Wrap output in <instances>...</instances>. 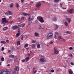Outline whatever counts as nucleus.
I'll list each match as a JSON object with an SVG mask.
<instances>
[{
	"mask_svg": "<svg viewBox=\"0 0 74 74\" xmlns=\"http://www.w3.org/2000/svg\"><path fill=\"white\" fill-rule=\"evenodd\" d=\"M64 25L65 26L67 27L68 26V23L66 21H65L64 23Z\"/></svg>",
	"mask_w": 74,
	"mask_h": 74,
	"instance_id": "nucleus-14",
	"label": "nucleus"
},
{
	"mask_svg": "<svg viewBox=\"0 0 74 74\" xmlns=\"http://www.w3.org/2000/svg\"><path fill=\"white\" fill-rule=\"evenodd\" d=\"M50 44H53V42H52V41H51L50 42Z\"/></svg>",
	"mask_w": 74,
	"mask_h": 74,
	"instance_id": "nucleus-63",
	"label": "nucleus"
},
{
	"mask_svg": "<svg viewBox=\"0 0 74 74\" xmlns=\"http://www.w3.org/2000/svg\"><path fill=\"white\" fill-rule=\"evenodd\" d=\"M54 54L55 55H56V54H58L59 52V51H58V50H57V48L56 47H55L54 48Z\"/></svg>",
	"mask_w": 74,
	"mask_h": 74,
	"instance_id": "nucleus-4",
	"label": "nucleus"
},
{
	"mask_svg": "<svg viewBox=\"0 0 74 74\" xmlns=\"http://www.w3.org/2000/svg\"><path fill=\"white\" fill-rule=\"evenodd\" d=\"M18 21H21V18H18Z\"/></svg>",
	"mask_w": 74,
	"mask_h": 74,
	"instance_id": "nucleus-44",
	"label": "nucleus"
},
{
	"mask_svg": "<svg viewBox=\"0 0 74 74\" xmlns=\"http://www.w3.org/2000/svg\"><path fill=\"white\" fill-rule=\"evenodd\" d=\"M51 71L52 72V73H53L54 72V70H51Z\"/></svg>",
	"mask_w": 74,
	"mask_h": 74,
	"instance_id": "nucleus-55",
	"label": "nucleus"
},
{
	"mask_svg": "<svg viewBox=\"0 0 74 74\" xmlns=\"http://www.w3.org/2000/svg\"><path fill=\"white\" fill-rule=\"evenodd\" d=\"M3 73H4V72H3V70L0 71V74H3Z\"/></svg>",
	"mask_w": 74,
	"mask_h": 74,
	"instance_id": "nucleus-31",
	"label": "nucleus"
},
{
	"mask_svg": "<svg viewBox=\"0 0 74 74\" xmlns=\"http://www.w3.org/2000/svg\"><path fill=\"white\" fill-rule=\"evenodd\" d=\"M66 19L69 23H70V22H71V19L70 18L66 17Z\"/></svg>",
	"mask_w": 74,
	"mask_h": 74,
	"instance_id": "nucleus-11",
	"label": "nucleus"
},
{
	"mask_svg": "<svg viewBox=\"0 0 74 74\" xmlns=\"http://www.w3.org/2000/svg\"><path fill=\"white\" fill-rule=\"evenodd\" d=\"M54 38L56 39V38H57V37H56V35H54Z\"/></svg>",
	"mask_w": 74,
	"mask_h": 74,
	"instance_id": "nucleus-57",
	"label": "nucleus"
},
{
	"mask_svg": "<svg viewBox=\"0 0 74 74\" xmlns=\"http://www.w3.org/2000/svg\"><path fill=\"white\" fill-rule=\"evenodd\" d=\"M19 67L18 66H16L15 67V70L16 71H19Z\"/></svg>",
	"mask_w": 74,
	"mask_h": 74,
	"instance_id": "nucleus-13",
	"label": "nucleus"
},
{
	"mask_svg": "<svg viewBox=\"0 0 74 74\" xmlns=\"http://www.w3.org/2000/svg\"><path fill=\"white\" fill-rule=\"evenodd\" d=\"M53 21H57V19H56V17H54V18H53Z\"/></svg>",
	"mask_w": 74,
	"mask_h": 74,
	"instance_id": "nucleus-30",
	"label": "nucleus"
},
{
	"mask_svg": "<svg viewBox=\"0 0 74 74\" xmlns=\"http://www.w3.org/2000/svg\"><path fill=\"white\" fill-rule=\"evenodd\" d=\"M40 62H45V58H40Z\"/></svg>",
	"mask_w": 74,
	"mask_h": 74,
	"instance_id": "nucleus-10",
	"label": "nucleus"
},
{
	"mask_svg": "<svg viewBox=\"0 0 74 74\" xmlns=\"http://www.w3.org/2000/svg\"><path fill=\"white\" fill-rule=\"evenodd\" d=\"M31 67H32V66L30 65H28V69H29V70H30V69H31Z\"/></svg>",
	"mask_w": 74,
	"mask_h": 74,
	"instance_id": "nucleus-22",
	"label": "nucleus"
},
{
	"mask_svg": "<svg viewBox=\"0 0 74 74\" xmlns=\"http://www.w3.org/2000/svg\"><path fill=\"white\" fill-rule=\"evenodd\" d=\"M8 52L9 53H10V52H11V50H9L8 51Z\"/></svg>",
	"mask_w": 74,
	"mask_h": 74,
	"instance_id": "nucleus-61",
	"label": "nucleus"
},
{
	"mask_svg": "<svg viewBox=\"0 0 74 74\" xmlns=\"http://www.w3.org/2000/svg\"><path fill=\"white\" fill-rule=\"evenodd\" d=\"M25 60H21L22 62H25Z\"/></svg>",
	"mask_w": 74,
	"mask_h": 74,
	"instance_id": "nucleus-51",
	"label": "nucleus"
},
{
	"mask_svg": "<svg viewBox=\"0 0 74 74\" xmlns=\"http://www.w3.org/2000/svg\"><path fill=\"white\" fill-rule=\"evenodd\" d=\"M37 47L38 49H39V48H40V44L38 43L37 44Z\"/></svg>",
	"mask_w": 74,
	"mask_h": 74,
	"instance_id": "nucleus-23",
	"label": "nucleus"
},
{
	"mask_svg": "<svg viewBox=\"0 0 74 74\" xmlns=\"http://www.w3.org/2000/svg\"><path fill=\"white\" fill-rule=\"evenodd\" d=\"M20 34H21V33H17V34H16L17 37H19V36H20Z\"/></svg>",
	"mask_w": 74,
	"mask_h": 74,
	"instance_id": "nucleus-24",
	"label": "nucleus"
},
{
	"mask_svg": "<svg viewBox=\"0 0 74 74\" xmlns=\"http://www.w3.org/2000/svg\"><path fill=\"white\" fill-rule=\"evenodd\" d=\"M29 57H27L25 58V60L26 62H27L29 60Z\"/></svg>",
	"mask_w": 74,
	"mask_h": 74,
	"instance_id": "nucleus-17",
	"label": "nucleus"
},
{
	"mask_svg": "<svg viewBox=\"0 0 74 74\" xmlns=\"http://www.w3.org/2000/svg\"><path fill=\"white\" fill-rule=\"evenodd\" d=\"M21 40H23V36H22L21 37Z\"/></svg>",
	"mask_w": 74,
	"mask_h": 74,
	"instance_id": "nucleus-47",
	"label": "nucleus"
},
{
	"mask_svg": "<svg viewBox=\"0 0 74 74\" xmlns=\"http://www.w3.org/2000/svg\"><path fill=\"white\" fill-rule=\"evenodd\" d=\"M62 40H63L64 42H65L66 41V39H62Z\"/></svg>",
	"mask_w": 74,
	"mask_h": 74,
	"instance_id": "nucleus-56",
	"label": "nucleus"
},
{
	"mask_svg": "<svg viewBox=\"0 0 74 74\" xmlns=\"http://www.w3.org/2000/svg\"><path fill=\"white\" fill-rule=\"evenodd\" d=\"M18 28H19L17 25H14V26L12 27V29L13 30H16V29Z\"/></svg>",
	"mask_w": 74,
	"mask_h": 74,
	"instance_id": "nucleus-9",
	"label": "nucleus"
},
{
	"mask_svg": "<svg viewBox=\"0 0 74 74\" xmlns=\"http://www.w3.org/2000/svg\"><path fill=\"white\" fill-rule=\"evenodd\" d=\"M17 45H20V41H18L17 42Z\"/></svg>",
	"mask_w": 74,
	"mask_h": 74,
	"instance_id": "nucleus-40",
	"label": "nucleus"
},
{
	"mask_svg": "<svg viewBox=\"0 0 74 74\" xmlns=\"http://www.w3.org/2000/svg\"><path fill=\"white\" fill-rule=\"evenodd\" d=\"M36 70L35 68H33V71H34V70Z\"/></svg>",
	"mask_w": 74,
	"mask_h": 74,
	"instance_id": "nucleus-62",
	"label": "nucleus"
},
{
	"mask_svg": "<svg viewBox=\"0 0 74 74\" xmlns=\"http://www.w3.org/2000/svg\"><path fill=\"white\" fill-rule=\"evenodd\" d=\"M22 15H24V16H26L27 15H28V16H30V14L25 13H23Z\"/></svg>",
	"mask_w": 74,
	"mask_h": 74,
	"instance_id": "nucleus-12",
	"label": "nucleus"
},
{
	"mask_svg": "<svg viewBox=\"0 0 74 74\" xmlns=\"http://www.w3.org/2000/svg\"><path fill=\"white\" fill-rule=\"evenodd\" d=\"M66 34H71V32L70 31H67L66 32Z\"/></svg>",
	"mask_w": 74,
	"mask_h": 74,
	"instance_id": "nucleus-34",
	"label": "nucleus"
},
{
	"mask_svg": "<svg viewBox=\"0 0 74 74\" xmlns=\"http://www.w3.org/2000/svg\"><path fill=\"white\" fill-rule=\"evenodd\" d=\"M6 41L7 43H8L9 42V40H6Z\"/></svg>",
	"mask_w": 74,
	"mask_h": 74,
	"instance_id": "nucleus-52",
	"label": "nucleus"
},
{
	"mask_svg": "<svg viewBox=\"0 0 74 74\" xmlns=\"http://www.w3.org/2000/svg\"><path fill=\"white\" fill-rule=\"evenodd\" d=\"M59 0H54V1L55 3H57V2H59Z\"/></svg>",
	"mask_w": 74,
	"mask_h": 74,
	"instance_id": "nucleus-37",
	"label": "nucleus"
},
{
	"mask_svg": "<svg viewBox=\"0 0 74 74\" xmlns=\"http://www.w3.org/2000/svg\"><path fill=\"white\" fill-rule=\"evenodd\" d=\"M34 35L35 36H38L39 35V34H38V33L36 32H35Z\"/></svg>",
	"mask_w": 74,
	"mask_h": 74,
	"instance_id": "nucleus-15",
	"label": "nucleus"
},
{
	"mask_svg": "<svg viewBox=\"0 0 74 74\" xmlns=\"http://www.w3.org/2000/svg\"><path fill=\"white\" fill-rule=\"evenodd\" d=\"M2 70L3 73H4L5 72H7L8 71V69H3Z\"/></svg>",
	"mask_w": 74,
	"mask_h": 74,
	"instance_id": "nucleus-16",
	"label": "nucleus"
},
{
	"mask_svg": "<svg viewBox=\"0 0 74 74\" xmlns=\"http://www.w3.org/2000/svg\"><path fill=\"white\" fill-rule=\"evenodd\" d=\"M36 42V40H32V43H33V44H34V43H35V42Z\"/></svg>",
	"mask_w": 74,
	"mask_h": 74,
	"instance_id": "nucleus-36",
	"label": "nucleus"
},
{
	"mask_svg": "<svg viewBox=\"0 0 74 74\" xmlns=\"http://www.w3.org/2000/svg\"><path fill=\"white\" fill-rule=\"evenodd\" d=\"M39 29H41V26H39Z\"/></svg>",
	"mask_w": 74,
	"mask_h": 74,
	"instance_id": "nucleus-49",
	"label": "nucleus"
},
{
	"mask_svg": "<svg viewBox=\"0 0 74 74\" xmlns=\"http://www.w3.org/2000/svg\"><path fill=\"white\" fill-rule=\"evenodd\" d=\"M58 27H59V26L58 25H56V28H55V29H58Z\"/></svg>",
	"mask_w": 74,
	"mask_h": 74,
	"instance_id": "nucleus-33",
	"label": "nucleus"
},
{
	"mask_svg": "<svg viewBox=\"0 0 74 74\" xmlns=\"http://www.w3.org/2000/svg\"><path fill=\"white\" fill-rule=\"evenodd\" d=\"M29 45L28 44H26L24 45V48H26Z\"/></svg>",
	"mask_w": 74,
	"mask_h": 74,
	"instance_id": "nucleus-27",
	"label": "nucleus"
},
{
	"mask_svg": "<svg viewBox=\"0 0 74 74\" xmlns=\"http://www.w3.org/2000/svg\"><path fill=\"white\" fill-rule=\"evenodd\" d=\"M25 24L24 23V24H23L22 25L21 27H25Z\"/></svg>",
	"mask_w": 74,
	"mask_h": 74,
	"instance_id": "nucleus-35",
	"label": "nucleus"
},
{
	"mask_svg": "<svg viewBox=\"0 0 74 74\" xmlns=\"http://www.w3.org/2000/svg\"><path fill=\"white\" fill-rule=\"evenodd\" d=\"M21 20H24V17H22L21 18Z\"/></svg>",
	"mask_w": 74,
	"mask_h": 74,
	"instance_id": "nucleus-50",
	"label": "nucleus"
},
{
	"mask_svg": "<svg viewBox=\"0 0 74 74\" xmlns=\"http://www.w3.org/2000/svg\"><path fill=\"white\" fill-rule=\"evenodd\" d=\"M16 7H17V8H18L19 7V5L18 4H17L16 5Z\"/></svg>",
	"mask_w": 74,
	"mask_h": 74,
	"instance_id": "nucleus-42",
	"label": "nucleus"
},
{
	"mask_svg": "<svg viewBox=\"0 0 74 74\" xmlns=\"http://www.w3.org/2000/svg\"><path fill=\"white\" fill-rule=\"evenodd\" d=\"M52 36H53V34L52 33V32H49L47 35V39H49V38L52 37Z\"/></svg>",
	"mask_w": 74,
	"mask_h": 74,
	"instance_id": "nucleus-2",
	"label": "nucleus"
},
{
	"mask_svg": "<svg viewBox=\"0 0 74 74\" xmlns=\"http://www.w3.org/2000/svg\"><path fill=\"white\" fill-rule=\"evenodd\" d=\"M14 57V55H11L9 56V58H13Z\"/></svg>",
	"mask_w": 74,
	"mask_h": 74,
	"instance_id": "nucleus-25",
	"label": "nucleus"
},
{
	"mask_svg": "<svg viewBox=\"0 0 74 74\" xmlns=\"http://www.w3.org/2000/svg\"><path fill=\"white\" fill-rule=\"evenodd\" d=\"M39 56L40 57H41L42 58H45L44 56H42V55H39Z\"/></svg>",
	"mask_w": 74,
	"mask_h": 74,
	"instance_id": "nucleus-38",
	"label": "nucleus"
},
{
	"mask_svg": "<svg viewBox=\"0 0 74 74\" xmlns=\"http://www.w3.org/2000/svg\"><path fill=\"white\" fill-rule=\"evenodd\" d=\"M1 44H6V42L5 41H1Z\"/></svg>",
	"mask_w": 74,
	"mask_h": 74,
	"instance_id": "nucleus-18",
	"label": "nucleus"
},
{
	"mask_svg": "<svg viewBox=\"0 0 74 74\" xmlns=\"http://www.w3.org/2000/svg\"><path fill=\"white\" fill-rule=\"evenodd\" d=\"M1 22L3 24L4 23H8V22L5 18H3L2 19Z\"/></svg>",
	"mask_w": 74,
	"mask_h": 74,
	"instance_id": "nucleus-1",
	"label": "nucleus"
},
{
	"mask_svg": "<svg viewBox=\"0 0 74 74\" xmlns=\"http://www.w3.org/2000/svg\"><path fill=\"white\" fill-rule=\"evenodd\" d=\"M18 27H22V24H20L18 25Z\"/></svg>",
	"mask_w": 74,
	"mask_h": 74,
	"instance_id": "nucleus-43",
	"label": "nucleus"
},
{
	"mask_svg": "<svg viewBox=\"0 0 74 74\" xmlns=\"http://www.w3.org/2000/svg\"><path fill=\"white\" fill-rule=\"evenodd\" d=\"M59 33L58 32H56L55 33V35H58Z\"/></svg>",
	"mask_w": 74,
	"mask_h": 74,
	"instance_id": "nucleus-41",
	"label": "nucleus"
},
{
	"mask_svg": "<svg viewBox=\"0 0 74 74\" xmlns=\"http://www.w3.org/2000/svg\"><path fill=\"white\" fill-rule=\"evenodd\" d=\"M9 18L10 19H11V18H12V16H10Z\"/></svg>",
	"mask_w": 74,
	"mask_h": 74,
	"instance_id": "nucleus-60",
	"label": "nucleus"
},
{
	"mask_svg": "<svg viewBox=\"0 0 74 74\" xmlns=\"http://www.w3.org/2000/svg\"><path fill=\"white\" fill-rule=\"evenodd\" d=\"M4 47H3L2 48V51H4Z\"/></svg>",
	"mask_w": 74,
	"mask_h": 74,
	"instance_id": "nucleus-54",
	"label": "nucleus"
},
{
	"mask_svg": "<svg viewBox=\"0 0 74 74\" xmlns=\"http://www.w3.org/2000/svg\"><path fill=\"white\" fill-rule=\"evenodd\" d=\"M8 12L5 13V14L7 15H12V12L10 11H8Z\"/></svg>",
	"mask_w": 74,
	"mask_h": 74,
	"instance_id": "nucleus-5",
	"label": "nucleus"
},
{
	"mask_svg": "<svg viewBox=\"0 0 74 74\" xmlns=\"http://www.w3.org/2000/svg\"><path fill=\"white\" fill-rule=\"evenodd\" d=\"M69 73L70 74H72L73 73V72L71 70H69Z\"/></svg>",
	"mask_w": 74,
	"mask_h": 74,
	"instance_id": "nucleus-19",
	"label": "nucleus"
},
{
	"mask_svg": "<svg viewBox=\"0 0 74 74\" xmlns=\"http://www.w3.org/2000/svg\"><path fill=\"white\" fill-rule=\"evenodd\" d=\"M1 61H2V62H3V61H4V58L3 57L1 58Z\"/></svg>",
	"mask_w": 74,
	"mask_h": 74,
	"instance_id": "nucleus-32",
	"label": "nucleus"
},
{
	"mask_svg": "<svg viewBox=\"0 0 74 74\" xmlns=\"http://www.w3.org/2000/svg\"><path fill=\"white\" fill-rule=\"evenodd\" d=\"M34 19V17L33 16H29L28 18V21L30 22Z\"/></svg>",
	"mask_w": 74,
	"mask_h": 74,
	"instance_id": "nucleus-8",
	"label": "nucleus"
},
{
	"mask_svg": "<svg viewBox=\"0 0 74 74\" xmlns=\"http://www.w3.org/2000/svg\"><path fill=\"white\" fill-rule=\"evenodd\" d=\"M70 64H71V65H72V66H74V63H73V62H71Z\"/></svg>",
	"mask_w": 74,
	"mask_h": 74,
	"instance_id": "nucleus-45",
	"label": "nucleus"
},
{
	"mask_svg": "<svg viewBox=\"0 0 74 74\" xmlns=\"http://www.w3.org/2000/svg\"><path fill=\"white\" fill-rule=\"evenodd\" d=\"M21 2L22 4L23 3V2H24V0H21Z\"/></svg>",
	"mask_w": 74,
	"mask_h": 74,
	"instance_id": "nucleus-46",
	"label": "nucleus"
},
{
	"mask_svg": "<svg viewBox=\"0 0 74 74\" xmlns=\"http://www.w3.org/2000/svg\"><path fill=\"white\" fill-rule=\"evenodd\" d=\"M37 19L40 21L41 23H43L44 22V19L43 18L41 17H37Z\"/></svg>",
	"mask_w": 74,
	"mask_h": 74,
	"instance_id": "nucleus-3",
	"label": "nucleus"
},
{
	"mask_svg": "<svg viewBox=\"0 0 74 74\" xmlns=\"http://www.w3.org/2000/svg\"><path fill=\"white\" fill-rule=\"evenodd\" d=\"M4 74H10V72L8 71L6 72V73H5Z\"/></svg>",
	"mask_w": 74,
	"mask_h": 74,
	"instance_id": "nucleus-28",
	"label": "nucleus"
},
{
	"mask_svg": "<svg viewBox=\"0 0 74 74\" xmlns=\"http://www.w3.org/2000/svg\"><path fill=\"white\" fill-rule=\"evenodd\" d=\"M58 40H60L61 39H62V37L61 36H59L58 37Z\"/></svg>",
	"mask_w": 74,
	"mask_h": 74,
	"instance_id": "nucleus-39",
	"label": "nucleus"
},
{
	"mask_svg": "<svg viewBox=\"0 0 74 74\" xmlns=\"http://www.w3.org/2000/svg\"><path fill=\"white\" fill-rule=\"evenodd\" d=\"M37 70L33 71L32 73L33 74H35V73H36L37 72Z\"/></svg>",
	"mask_w": 74,
	"mask_h": 74,
	"instance_id": "nucleus-26",
	"label": "nucleus"
},
{
	"mask_svg": "<svg viewBox=\"0 0 74 74\" xmlns=\"http://www.w3.org/2000/svg\"><path fill=\"white\" fill-rule=\"evenodd\" d=\"M7 66H8V67H9L10 66V64H8L7 65Z\"/></svg>",
	"mask_w": 74,
	"mask_h": 74,
	"instance_id": "nucleus-64",
	"label": "nucleus"
},
{
	"mask_svg": "<svg viewBox=\"0 0 74 74\" xmlns=\"http://www.w3.org/2000/svg\"><path fill=\"white\" fill-rule=\"evenodd\" d=\"M62 9H63V10H66V8H64L62 7Z\"/></svg>",
	"mask_w": 74,
	"mask_h": 74,
	"instance_id": "nucleus-59",
	"label": "nucleus"
},
{
	"mask_svg": "<svg viewBox=\"0 0 74 74\" xmlns=\"http://www.w3.org/2000/svg\"><path fill=\"white\" fill-rule=\"evenodd\" d=\"M8 29V27H4L3 29V30L4 31H5V30H7V29Z\"/></svg>",
	"mask_w": 74,
	"mask_h": 74,
	"instance_id": "nucleus-20",
	"label": "nucleus"
},
{
	"mask_svg": "<svg viewBox=\"0 0 74 74\" xmlns=\"http://www.w3.org/2000/svg\"><path fill=\"white\" fill-rule=\"evenodd\" d=\"M35 45L34 44H33L31 45L32 48H34L35 47Z\"/></svg>",
	"mask_w": 74,
	"mask_h": 74,
	"instance_id": "nucleus-29",
	"label": "nucleus"
},
{
	"mask_svg": "<svg viewBox=\"0 0 74 74\" xmlns=\"http://www.w3.org/2000/svg\"><path fill=\"white\" fill-rule=\"evenodd\" d=\"M41 5V3L40 2L37 3L36 5V7L37 8H40Z\"/></svg>",
	"mask_w": 74,
	"mask_h": 74,
	"instance_id": "nucleus-7",
	"label": "nucleus"
},
{
	"mask_svg": "<svg viewBox=\"0 0 74 74\" xmlns=\"http://www.w3.org/2000/svg\"><path fill=\"white\" fill-rule=\"evenodd\" d=\"M18 33H20L21 31H20V29L18 28Z\"/></svg>",
	"mask_w": 74,
	"mask_h": 74,
	"instance_id": "nucleus-53",
	"label": "nucleus"
},
{
	"mask_svg": "<svg viewBox=\"0 0 74 74\" xmlns=\"http://www.w3.org/2000/svg\"><path fill=\"white\" fill-rule=\"evenodd\" d=\"M68 55L69 56H71V57H72V54H69Z\"/></svg>",
	"mask_w": 74,
	"mask_h": 74,
	"instance_id": "nucleus-48",
	"label": "nucleus"
},
{
	"mask_svg": "<svg viewBox=\"0 0 74 74\" xmlns=\"http://www.w3.org/2000/svg\"><path fill=\"white\" fill-rule=\"evenodd\" d=\"M73 49V48L71 47H70L69 48V49L70 50H71Z\"/></svg>",
	"mask_w": 74,
	"mask_h": 74,
	"instance_id": "nucleus-58",
	"label": "nucleus"
},
{
	"mask_svg": "<svg viewBox=\"0 0 74 74\" xmlns=\"http://www.w3.org/2000/svg\"><path fill=\"white\" fill-rule=\"evenodd\" d=\"M13 6H14V4H13V3H11L10 5V8H12V7H13Z\"/></svg>",
	"mask_w": 74,
	"mask_h": 74,
	"instance_id": "nucleus-21",
	"label": "nucleus"
},
{
	"mask_svg": "<svg viewBox=\"0 0 74 74\" xmlns=\"http://www.w3.org/2000/svg\"><path fill=\"white\" fill-rule=\"evenodd\" d=\"M74 9L72 8L71 9L68 10V12L69 13H70V14H73V12H74Z\"/></svg>",
	"mask_w": 74,
	"mask_h": 74,
	"instance_id": "nucleus-6",
	"label": "nucleus"
}]
</instances>
